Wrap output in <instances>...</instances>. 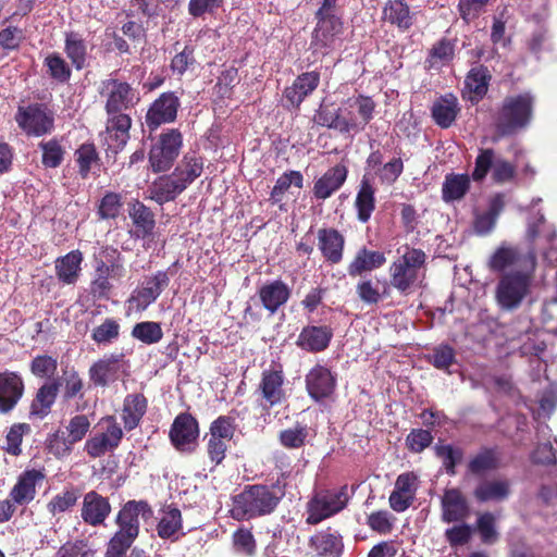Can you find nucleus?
Here are the masks:
<instances>
[{"instance_id": "obj_1", "label": "nucleus", "mask_w": 557, "mask_h": 557, "mask_svg": "<svg viewBox=\"0 0 557 557\" xmlns=\"http://www.w3.org/2000/svg\"><path fill=\"white\" fill-rule=\"evenodd\" d=\"M487 265L502 273L495 286V300L503 311L512 312L530 296L536 269V256L530 249L502 243L491 255Z\"/></svg>"}, {"instance_id": "obj_2", "label": "nucleus", "mask_w": 557, "mask_h": 557, "mask_svg": "<svg viewBox=\"0 0 557 557\" xmlns=\"http://www.w3.org/2000/svg\"><path fill=\"white\" fill-rule=\"evenodd\" d=\"M388 269L389 284L401 294H409L418 287L425 276L426 255L418 248L404 247Z\"/></svg>"}, {"instance_id": "obj_3", "label": "nucleus", "mask_w": 557, "mask_h": 557, "mask_svg": "<svg viewBox=\"0 0 557 557\" xmlns=\"http://www.w3.org/2000/svg\"><path fill=\"white\" fill-rule=\"evenodd\" d=\"M534 98L530 92L508 96L498 110L495 127L498 137L515 135L531 122Z\"/></svg>"}, {"instance_id": "obj_4", "label": "nucleus", "mask_w": 557, "mask_h": 557, "mask_svg": "<svg viewBox=\"0 0 557 557\" xmlns=\"http://www.w3.org/2000/svg\"><path fill=\"white\" fill-rule=\"evenodd\" d=\"M281 496L273 487L251 485L234 498L232 515L237 520H249L271 513Z\"/></svg>"}, {"instance_id": "obj_5", "label": "nucleus", "mask_w": 557, "mask_h": 557, "mask_svg": "<svg viewBox=\"0 0 557 557\" xmlns=\"http://www.w3.org/2000/svg\"><path fill=\"white\" fill-rule=\"evenodd\" d=\"M352 495L347 484L317 493L307 505V523L318 524L342 511Z\"/></svg>"}, {"instance_id": "obj_6", "label": "nucleus", "mask_w": 557, "mask_h": 557, "mask_svg": "<svg viewBox=\"0 0 557 557\" xmlns=\"http://www.w3.org/2000/svg\"><path fill=\"white\" fill-rule=\"evenodd\" d=\"M497 184L510 183L516 177V165L504 159L491 148L481 149L472 172V178L476 182L483 181L488 172Z\"/></svg>"}, {"instance_id": "obj_7", "label": "nucleus", "mask_w": 557, "mask_h": 557, "mask_svg": "<svg viewBox=\"0 0 557 557\" xmlns=\"http://www.w3.org/2000/svg\"><path fill=\"white\" fill-rule=\"evenodd\" d=\"M152 509L147 502H127L116 517L119 530L113 536L115 543L124 542L125 544L132 545L139 533V520H148L152 517Z\"/></svg>"}, {"instance_id": "obj_8", "label": "nucleus", "mask_w": 557, "mask_h": 557, "mask_svg": "<svg viewBox=\"0 0 557 557\" xmlns=\"http://www.w3.org/2000/svg\"><path fill=\"white\" fill-rule=\"evenodd\" d=\"M183 146V135L178 129H168L159 136L149 151V163L153 172L170 170Z\"/></svg>"}, {"instance_id": "obj_9", "label": "nucleus", "mask_w": 557, "mask_h": 557, "mask_svg": "<svg viewBox=\"0 0 557 557\" xmlns=\"http://www.w3.org/2000/svg\"><path fill=\"white\" fill-rule=\"evenodd\" d=\"M374 109L375 103L370 97L357 96L348 98L339 107L341 122L347 124L343 127V134L362 131L372 120Z\"/></svg>"}, {"instance_id": "obj_10", "label": "nucleus", "mask_w": 557, "mask_h": 557, "mask_svg": "<svg viewBox=\"0 0 557 557\" xmlns=\"http://www.w3.org/2000/svg\"><path fill=\"white\" fill-rule=\"evenodd\" d=\"M100 432L85 443L86 453L94 458L115 449L123 436V431L114 417H106L99 422Z\"/></svg>"}, {"instance_id": "obj_11", "label": "nucleus", "mask_w": 557, "mask_h": 557, "mask_svg": "<svg viewBox=\"0 0 557 557\" xmlns=\"http://www.w3.org/2000/svg\"><path fill=\"white\" fill-rule=\"evenodd\" d=\"M15 120L28 135L42 136L53 129V114L41 104L20 107Z\"/></svg>"}, {"instance_id": "obj_12", "label": "nucleus", "mask_w": 557, "mask_h": 557, "mask_svg": "<svg viewBox=\"0 0 557 557\" xmlns=\"http://www.w3.org/2000/svg\"><path fill=\"white\" fill-rule=\"evenodd\" d=\"M101 92L107 94L106 110L110 117L123 114L121 111L128 109L137 100L135 91L127 83L115 79L102 82Z\"/></svg>"}, {"instance_id": "obj_13", "label": "nucleus", "mask_w": 557, "mask_h": 557, "mask_svg": "<svg viewBox=\"0 0 557 557\" xmlns=\"http://www.w3.org/2000/svg\"><path fill=\"white\" fill-rule=\"evenodd\" d=\"M199 436L198 422L188 413L178 414L170 430V440L180 451H191Z\"/></svg>"}, {"instance_id": "obj_14", "label": "nucleus", "mask_w": 557, "mask_h": 557, "mask_svg": "<svg viewBox=\"0 0 557 557\" xmlns=\"http://www.w3.org/2000/svg\"><path fill=\"white\" fill-rule=\"evenodd\" d=\"M178 108V97L174 92H163L147 111V126L153 131L162 124L172 123L176 119Z\"/></svg>"}, {"instance_id": "obj_15", "label": "nucleus", "mask_w": 557, "mask_h": 557, "mask_svg": "<svg viewBox=\"0 0 557 557\" xmlns=\"http://www.w3.org/2000/svg\"><path fill=\"white\" fill-rule=\"evenodd\" d=\"M170 278L166 272L159 271L150 278H147L143 285L134 290L128 302L137 311H144L160 296L162 290L169 285Z\"/></svg>"}, {"instance_id": "obj_16", "label": "nucleus", "mask_w": 557, "mask_h": 557, "mask_svg": "<svg viewBox=\"0 0 557 557\" xmlns=\"http://www.w3.org/2000/svg\"><path fill=\"white\" fill-rule=\"evenodd\" d=\"M24 394V381L16 372L0 373V413L11 412Z\"/></svg>"}, {"instance_id": "obj_17", "label": "nucleus", "mask_w": 557, "mask_h": 557, "mask_svg": "<svg viewBox=\"0 0 557 557\" xmlns=\"http://www.w3.org/2000/svg\"><path fill=\"white\" fill-rule=\"evenodd\" d=\"M335 386V375L324 366L317 364L306 375L307 392L314 400L330 397Z\"/></svg>"}, {"instance_id": "obj_18", "label": "nucleus", "mask_w": 557, "mask_h": 557, "mask_svg": "<svg viewBox=\"0 0 557 557\" xmlns=\"http://www.w3.org/2000/svg\"><path fill=\"white\" fill-rule=\"evenodd\" d=\"M132 120L127 114H115L108 119L106 132L102 134V141L108 150L116 153L126 145Z\"/></svg>"}, {"instance_id": "obj_19", "label": "nucleus", "mask_w": 557, "mask_h": 557, "mask_svg": "<svg viewBox=\"0 0 557 557\" xmlns=\"http://www.w3.org/2000/svg\"><path fill=\"white\" fill-rule=\"evenodd\" d=\"M337 0H322V4L317 12L319 18L318 26L314 30L313 42L320 46H330L333 36L338 32L341 25L338 21L331 15Z\"/></svg>"}, {"instance_id": "obj_20", "label": "nucleus", "mask_w": 557, "mask_h": 557, "mask_svg": "<svg viewBox=\"0 0 557 557\" xmlns=\"http://www.w3.org/2000/svg\"><path fill=\"white\" fill-rule=\"evenodd\" d=\"M442 520L446 523L465 520L470 508L465 495L458 488H447L441 498Z\"/></svg>"}, {"instance_id": "obj_21", "label": "nucleus", "mask_w": 557, "mask_h": 557, "mask_svg": "<svg viewBox=\"0 0 557 557\" xmlns=\"http://www.w3.org/2000/svg\"><path fill=\"white\" fill-rule=\"evenodd\" d=\"M111 506L108 498L101 496L95 491L84 495L81 516L84 522L96 527L102 524L110 515Z\"/></svg>"}, {"instance_id": "obj_22", "label": "nucleus", "mask_w": 557, "mask_h": 557, "mask_svg": "<svg viewBox=\"0 0 557 557\" xmlns=\"http://www.w3.org/2000/svg\"><path fill=\"white\" fill-rule=\"evenodd\" d=\"M45 479V474L39 470L24 471L17 479V482L10 492L12 502L23 506L29 504L36 496V487Z\"/></svg>"}, {"instance_id": "obj_23", "label": "nucleus", "mask_w": 557, "mask_h": 557, "mask_svg": "<svg viewBox=\"0 0 557 557\" xmlns=\"http://www.w3.org/2000/svg\"><path fill=\"white\" fill-rule=\"evenodd\" d=\"M417 491V476L407 472L400 474L395 482V490L389 496L391 507L397 511H405L413 502Z\"/></svg>"}, {"instance_id": "obj_24", "label": "nucleus", "mask_w": 557, "mask_h": 557, "mask_svg": "<svg viewBox=\"0 0 557 557\" xmlns=\"http://www.w3.org/2000/svg\"><path fill=\"white\" fill-rule=\"evenodd\" d=\"M258 296L263 308L273 314L287 302L290 289L283 281L274 280L263 284L258 290Z\"/></svg>"}, {"instance_id": "obj_25", "label": "nucleus", "mask_w": 557, "mask_h": 557, "mask_svg": "<svg viewBox=\"0 0 557 557\" xmlns=\"http://www.w3.org/2000/svg\"><path fill=\"white\" fill-rule=\"evenodd\" d=\"M511 493V483L504 478L485 479L473 491V496L481 503H499L508 498Z\"/></svg>"}, {"instance_id": "obj_26", "label": "nucleus", "mask_w": 557, "mask_h": 557, "mask_svg": "<svg viewBox=\"0 0 557 557\" xmlns=\"http://www.w3.org/2000/svg\"><path fill=\"white\" fill-rule=\"evenodd\" d=\"M347 168L337 164L327 170L314 184L313 194L318 199H326L339 189L347 177Z\"/></svg>"}, {"instance_id": "obj_27", "label": "nucleus", "mask_w": 557, "mask_h": 557, "mask_svg": "<svg viewBox=\"0 0 557 557\" xmlns=\"http://www.w3.org/2000/svg\"><path fill=\"white\" fill-rule=\"evenodd\" d=\"M320 75L317 72H307L299 75L292 86L285 89V98L290 106L298 107L319 85Z\"/></svg>"}, {"instance_id": "obj_28", "label": "nucleus", "mask_w": 557, "mask_h": 557, "mask_svg": "<svg viewBox=\"0 0 557 557\" xmlns=\"http://www.w3.org/2000/svg\"><path fill=\"white\" fill-rule=\"evenodd\" d=\"M184 190V185L180 183L174 173L160 176L149 188L150 198L160 205L174 200Z\"/></svg>"}, {"instance_id": "obj_29", "label": "nucleus", "mask_w": 557, "mask_h": 557, "mask_svg": "<svg viewBox=\"0 0 557 557\" xmlns=\"http://www.w3.org/2000/svg\"><path fill=\"white\" fill-rule=\"evenodd\" d=\"M386 262L384 252L369 250L366 247L360 248L352 261L348 265V273L351 276H358L366 272H372L380 269Z\"/></svg>"}, {"instance_id": "obj_30", "label": "nucleus", "mask_w": 557, "mask_h": 557, "mask_svg": "<svg viewBox=\"0 0 557 557\" xmlns=\"http://www.w3.org/2000/svg\"><path fill=\"white\" fill-rule=\"evenodd\" d=\"M460 112L458 99L453 94H446L436 99L432 106V117L443 127H449Z\"/></svg>"}, {"instance_id": "obj_31", "label": "nucleus", "mask_w": 557, "mask_h": 557, "mask_svg": "<svg viewBox=\"0 0 557 557\" xmlns=\"http://www.w3.org/2000/svg\"><path fill=\"white\" fill-rule=\"evenodd\" d=\"M284 375L282 370H267L262 373L260 391L270 406L277 405L285 398L283 389Z\"/></svg>"}, {"instance_id": "obj_32", "label": "nucleus", "mask_w": 557, "mask_h": 557, "mask_svg": "<svg viewBox=\"0 0 557 557\" xmlns=\"http://www.w3.org/2000/svg\"><path fill=\"white\" fill-rule=\"evenodd\" d=\"M332 336L333 332L327 326H307L299 334L297 345L308 351H322Z\"/></svg>"}, {"instance_id": "obj_33", "label": "nucleus", "mask_w": 557, "mask_h": 557, "mask_svg": "<svg viewBox=\"0 0 557 557\" xmlns=\"http://www.w3.org/2000/svg\"><path fill=\"white\" fill-rule=\"evenodd\" d=\"M83 255L79 250H72L55 260V274L63 284H75L81 274Z\"/></svg>"}, {"instance_id": "obj_34", "label": "nucleus", "mask_w": 557, "mask_h": 557, "mask_svg": "<svg viewBox=\"0 0 557 557\" xmlns=\"http://www.w3.org/2000/svg\"><path fill=\"white\" fill-rule=\"evenodd\" d=\"M121 368V356L111 355L95 362L89 369V379L97 386H106L116 377Z\"/></svg>"}, {"instance_id": "obj_35", "label": "nucleus", "mask_w": 557, "mask_h": 557, "mask_svg": "<svg viewBox=\"0 0 557 557\" xmlns=\"http://www.w3.org/2000/svg\"><path fill=\"white\" fill-rule=\"evenodd\" d=\"M505 207V196L497 194L490 199L488 208L484 212H476L474 230L480 235L488 234L495 226L500 212Z\"/></svg>"}, {"instance_id": "obj_36", "label": "nucleus", "mask_w": 557, "mask_h": 557, "mask_svg": "<svg viewBox=\"0 0 557 557\" xmlns=\"http://www.w3.org/2000/svg\"><path fill=\"white\" fill-rule=\"evenodd\" d=\"M319 248L327 261L337 263L342 260L344 237L333 228H323L318 232Z\"/></svg>"}, {"instance_id": "obj_37", "label": "nucleus", "mask_w": 557, "mask_h": 557, "mask_svg": "<svg viewBox=\"0 0 557 557\" xmlns=\"http://www.w3.org/2000/svg\"><path fill=\"white\" fill-rule=\"evenodd\" d=\"M203 171V160L195 153H187L183 157L174 170V175L186 189Z\"/></svg>"}, {"instance_id": "obj_38", "label": "nucleus", "mask_w": 557, "mask_h": 557, "mask_svg": "<svg viewBox=\"0 0 557 557\" xmlns=\"http://www.w3.org/2000/svg\"><path fill=\"white\" fill-rule=\"evenodd\" d=\"M147 401L143 395L132 394L125 397L122 419L126 430L135 429L146 412Z\"/></svg>"}, {"instance_id": "obj_39", "label": "nucleus", "mask_w": 557, "mask_h": 557, "mask_svg": "<svg viewBox=\"0 0 557 557\" xmlns=\"http://www.w3.org/2000/svg\"><path fill=\"white\" fill-rule=\"evenodd\" d=\"M374 188L367 176H363L360 188L357 193L355 207L357 209L358 220L366 223L371 218L375 208Z\"/></svg>"}, {"instance_id": "obj_40", "label": "nucleus", "mask_w": 557, "mask_h": 557, "mask_svg": "<svg viewBox=\"0 0 557 557\" xmlns=\"http://www.w3.org/2000/svg\"><path fill=\"white\" fill-rule=\"evenodd\" d=\"M58 382L47 383L42 385L37 394L35 399L30 405V416L37 418H45L51 409V406L54 404L58 394Z\"/></svg>"}, {"instance_id": "obj_41", "label": "nucleus", "mask_w": 557, "mask_h": 557, "mask_svg": "<svg viewBox=\"0 0 557 557\" xmlns=\"http://www.w3.org/2000/svg\"><path fill=\"white\" fill-rule=\"evenodd\" d=\"M470 188V177L467 174H447L442 186V198L445 202L463 198Z\"/></svg>"}, {"instance_id": "obj_42", "label": "nucleus", "mask_w": 557, "mask_h": 557, "mask_svg": "<svg viewBox=\"0 0 557 557\" xmlns=\"http://www.w3.org/2000/svg\"><path fill=\"white\" fill-rule=\"evenodd\" d=\"M383 17L400 29H408L412 25L409 7L404 0H389L383 9Z\"/></svg>"}, {"instance_id": "obj_43", "label": "nucleus", "mask_w": 557, "mask_h": 557, "mask_svg": "<svg viewBox=\"0 0 557 557\" xmlns=\"http://www.w3.org/2000/svg\"><path fill=\"white\" fill-rule=\"evenodd\" d=\"M64 51L76 70H82L86 65L87 46L84 39L74 32L65 34Z\"/></svg>"}, {"instance_id": "obj_44", "label": "nucleus", "mask_w": 557, "mask_h": 557, "mask_svg": "<svg viewBox=\"0 0 557 557\" xmlns=\"http://www.w3.org/2000/svg\"><path fill=\"white\" fill-rule=\"evenodd\" d=\"M182 530V515L176 508L163 511L158 525V535L163 540L176 541Z\"/></svg>"}, {"instance_id": "obj_45", "label": "nucleus", "mask_w": 557, "mask_h": 557, "mask_svg": "<svg viewBox=\"0 0 557 557\" xmlns=\"http://www.w3.org/2000/svg\"><path fill=\"white\" fill-rule=\"evenodd\" d=\"M129 216L138 235L146 236L152 232L154 227L153 214L144 203L134 202L129 210Z\"/></svg>"}, {"instance_id": "obj_46", "label": "nucleus", "mask_w": 557, "mask_h": 557, "mask_svg": "<svg viewBox=\"0 0 557 557\" xmlns=\"http://www.w3.org/2000/svg\"><path fill=\"white\" fill-rule=\"evenodd\" d=\"M310 544L319 555H330L335 557L341 554L343 547L341 537L327 532H320L313 535L310 539Z\"/></svg>"}, {"instance_id": "obj_47", "label": "nucleus", "mask_w": 557, "mask_h": 557, "mask_svg": "<svg viewBox=\"0 0 557 557\" xmlns=\"http://www.w3.org/2000/svg\"><path fill=\"white\" fill-rule=\"evenodd\" d=\"M42 152L41 162L45 168L55 169L61 165L65 154V148L55 139L44 140L39 144Z\"/></svg>"}, {"instance_id": "obj_48", "label": "nucleus", "mask_w": 557, "mask_h": 557, "mask_svg": "<svg viewBox=\"0 0 557 557\" xmlns=\"http://www.w3.org/2000/svg\"><path fill=\"white\" fill-rule=\"evenodd\" d=\"M58 385L62 386L66 400L83 396L84 381L74 368L63 370Z\"/></svg>"}, {"instance_id": "obj_49", "label": "nucleus", "mask_w": 557, "mask_h": 557, "mask_svg": "<svg viewBox=\"0 0 557 557\" xmlns=\"http://www.w3.org/2000/svg\"><path fill=\"white\" fill-rule=\"evenodd\" d=\"M488 71L486 67L476 66L473 67L466 77L465 84L466 88L474 94V97H471V100L482 98L483 95L487 91L488 86Z\"/></svg>"}, {"instance_id": "obj_50", "label": "nucleus", "mask_w": 557, "mask_h": 557, "mask_svg": "<svg viewBox=\"0 0 557 557\" xmlns=\"http://www.w3.org/2000/svg\"><path fill=\"white\" fill-rule=\"evenodd\" d=\"M304 183L302 174L298 171H289L282 174L271 191L270 200L273 203L282 201L284 194L292 185L301 188Z\"/></svg>"}, {"instance_id": "obj_51", "label": "nucleus", "mask_w": 557, "mask_h": 557, "mask_svg": "<svg viewBox=\"0 0 557 557\" xmlns=\"http://www.w3.org/2000/svg\"><path fill=\"white\" fill-rule=\"evenodd\" d=\"M78 172L83 178H86L91 170L98 165L99 157L97 150L91 144H84L75 151Z\"/></svg>"}, {"instance_id": "obj_52", "label": "nucleus", "mask_w": 557, "mask_h": 557, "mask_svg": "<svg viewBox=\"0 0 557 557\" xmlns=\"http://www.w3.org/2000/svg\"><path fill=\"white\" fill-rule=\"evenodd\" d=\"M132 336L145 344L151 345L161 341L163 332L160 323L146 321L139 322L133 327Z\"/></svg>"}, {"instance_id": "obj_53", "label": "nucleus", "mask_w": 557, "mask_h": 557, "mask_svg": "<svg viewBox=\"0 0 557 557\" xmlns=\"http://www.w3.org/2000/svg\"><path fill=\"white\" fill-rule=\"evenodd\" d=\"M49 75L60 83H65L71 77V69L65 60L57 52L48 53L44 61Z\"/></svg>"}, {"instance_id": "obj_54", "label": "nucleus", "mask_w": 557, "mask_h": 557, "mask_svg": "<svg viewBox=\"0 0 557 557\" xmlns=\"http://www.w3.org/2000/svg\"><path fill=\"white\" fill-rule=\"evenodd\" d=\"M339 108L335 109L326 104H321L313 116V122L320 126L333 128L343 134V127L346 124L341 122Z\"/></svg>"}, {"instance_id": "obj_55", "label": "nucleus", "mask_w": 557, "mask_h": 557, "mask_svg": "<svg viewBox=\"0 0 557 557\" xmlns=\"http://www.w3.org/2000/svg\"><path fill=\"white\" fill-rule=\"evenodd\" d=\"M120 336V324L112 318H107L92 330L91 338L97 344H110Z\"/></svg>"}, {"instance_id": "obj_56", "label": "nucleus", "mask_w": 557, "mask_h": 557, "mask_svg": "<svg viewBox=\"0 0 557 557\" xmlns=\"http://www.w3.org/2000/svg\"><path fill=\"white\" fill-rule=\"evenodd\" d=\"M308 433V428L306 425L296 424L280 433V442L285 448H300L305 445Z\"/></svg>"}, {"instance_id": "obj_57", "label": "nucleus", "mask_w": 557, "mask_h": 557, "mask_svg": "<svg viewBox=\"0 0 557 557\" xmlns=\"http://www.w3.org/2000/svg\"><path fill=\"white\" fill-rule=\"evenodd\" d=\"M77 499L78 494L75 490H65L50 499L47 509L52 516H57L72 508Z\"/></svg>"}, {"instance_id": "obj_58", "label": "nucleus", "mask_w": 557, "mask_h": 557, "mask_svg": "<svg viewBox=\"0 0 557 557\" xmlns=\"http://www.w3.org/2000/svg\"><path fill=\"white\" fill-rule=\"evenodd\" d=\"M233 546L237 554L252 556L256 553V540L250 530L240 528L233 534Z\"/></svg>"}, {"instance_id": "obj_59", "label": "nucleus", "mask_w": 557, "mask_h": 557, "mask_svg": "<svg viewBox=\"0 0 557 557\" xmlns=\"http://www.w3.org/2000/svg\"><path fill=\"white\" fill-rule=\"evenodd\" d=\"M454 45L449 40H440L430 52L428 59L430 67H438L449 62L454 57Z\"/></svg>"}, {"instance_id": "obj_60", "label": "nucleus", "mask_w": 557, "mask_h": 557, "mask_svg": "<svg viewBox=\"0 0 557 557\" xmlns=\"http://www.w3.org/2000/svg\"><path fill=\"white\" fill-rule=\"evenodd\" d=\"M96 550L83 540L66 542L55 553L54 557H95Z\"/></svg>"}, {"instance_id": "obj_61", "label": "nucleus", "mask_w": 557, "mask_h": 557, "mask_svg": "<svg viewBox=\"0 0 557 557\" xmlns=\"http://www.w3.org/2000/svg\"><path fill=\"white\" fill-rule=\"evenodd\" d=\"M73 446L74 443L65 435V432L57 431L47 440L49 453L58 458L69 455Z\"/></svg>"}, {"instance_id": "obj_62", "label": "nucleus", "mask_w": 557, "mask_h": 557, "mask_svg": "<svg viewBox=\"0 0 557 557\" xmlns=\"http://www.w3.org/2000/svg\"><path fill=\"white\" fill-rule=\"evenodd\" d=\"M90 428V421L85 414L73 417L66 425V436L75 444L81 442Z\"/></svg>"}, {"instance_id": "obj_63", "label": "nucleus", "mask_w": 557, "mask_h": 557, "mask_svg": "<svg viewBox=\"0 0 557 557\" xmlns=\"http://www.w3.org/2000/svg\"><path fill=\"white\" fill-rule=\"evenodd\" d=\"M234 433L235 425L233 420L230 417L221 416L211 423L208 434L231 444Z\"/></svg>"}, {"instance_id": "obj_64", "label": "nucleus", "mask_w": 557, "mask_h": 557, "mask_svg": "<svg viewBox=\"0 0 557 557\" xmlns=\"http://www.w3.org/2000/svg\"><path fill=\"white\" fill-rule=\"evenodd\" d=\"M57 368V359L47 355L37 356L33 359L30 364L32 373L39 377L52 376L55 373Z\"/></svg>"}]
</instances>
